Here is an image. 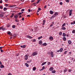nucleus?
Returning <instances> with one entry per match:
<instances>
[{"mask_svg": "<svg viewBox=\"0 0 75 75\" xmlns=\"http://www.w3.org/2000/svg\"><path fill=\"white\" fill-rule=\"evenodd\" d=\"M28 56H29L28 54H26L25 55L24 58L25 60H27L28 59Z\"/></svg>", "mask_w": 75, "mask_h": 75, "instance_id": "obj_1", "label": "nucleus"}, {"mask_svg": "<svg viewBox=\"0 0 75 75\" xmlns=\"http://www.w3.org/2000/svg\"><path fill=\"white\" fill-rule=\"evenodd\" d=\"M38 54V52H34L33 54H32V55L33 56H35V55H37Z\"/></svg>", "mask_w": 75, "mask_h": 75, "instance_id": "obj_2", "label": "nucleus"}, {"mask_svg": "<svg viewBox=\"0 0 75 75\" xmlns=\"http://www.w3.org/2000/svg\"><path fill=\"white\" fill-rule=\"evenodd\" d=\"M72 10L71 9L69 11V16H71L72 15Z\"/></svg>", "mask_w": 75, "mask_h": 75, "instance_id": "obj_3", "label": "nucleus"}, {"mask_svg": "<svg viewBox=\"0 0 75 75\" xmlns=\"http://www.w3.org/2000/svg\"><path fill=\"white\" fill-rule=\"evenodd\" d=\"M50 54H51L52 58L54 57V54L53 53V52H52V51L51 52V53H50Z\"/></svg>", "mask_w": 75, "mask_h": 75, "instance_id": "obj_4", "label": "nucleus"}, {"mask_svg": "<svg viewBox=\"0 0 75 75\" xmlns=\"http://www.w3.org/2000/svg\"><path fill=\"white\" fill-rule=\"evenodd\" d=\"M32 61V60L30 59L29 60V61H27L26 62L28 64H30V63Z\"/></svg>", "mask_w": 75, "mask_h": 75, "instance_id": "obj_5", "label": "nucleus"}, {"mask_svg": "<svg viewBox=\"0 0 75 75\" xmlns=\"http://www.w3.org/2000/svg\"><path fill=\"white\" fill-rule=\"evenodd\" d=\"M15 19H17L18 18V15L17 14H15L14 16Z\"/></svg>", "mask_w": 75, "mask_h": 75, "instance_id": "obj_6", "label": "nucleus"}, {"mask_svg": "<svg viewBox=\"0 0 75 75\" xmlns=\"http://www.w3.org/2000/svg\"><path fill=\"white\" fill-rule=\"evenodd\" d=\"M54 15V17H55L56 16H58V13L57 12H55Z\"/></svg>", "mask_w": 75, "mask_h": 75, "instance_id": "obj_7", "label": "nucleus"}, {"mask_svg": "<svg viewBox=\"0 0 75 75\" xmlns=\"http://www.w3.org/2000/svg\"><path fill=\"white\" fill-rule=\"evenodd\" d=\"M26 37H27V38H32L33 37H31L30 36H29L28 35H26Z\"/></svg>", "mask_w": 75, "mask_h": 75, "instance_id": "obj_8", "label": "nucleus"}, {"mask_svg": "<svg viewBox=\"0 0 75 75\" xmlns=\"http://www.w3.org/2000/svg\"><path fill=\"white\" fill-rule=\"evenodd\" d=\"M0 17H1V18H4V15H3V14H0Z\"/></svg>", "mask_w": 75, "mask_h": 75, "instance_id": "obj_9", "label": "nucleus"}, {"mask_svg": "<svg viewBox=\"0 0 75 75\" xmlns=\"http://www.w3.org/2000/svg\"><path fill=\"white\" fill-rule=\"evenodd\" d=\"M45 20H43V23L42 24V25H45Z\"/></svg>", "mask_w": 75, "mask_h": 75, "instance_id": "obj_10", "label": "nucleus"}, {"mask_svg": "<svg viewBox=\"0 0 75 75\" xmlns=\"http://www.w3.org/2000/svg\"><path fill=\"white\" fill-rule=\"evenodd\" d=\"M49 39L50 40H52L53 39H54V38L52 36L50 37L49 38Z\"/></svg>", "mask_w": 75, "mask_h": 75, "instance_id": "obj_11", "label": "nucleus"}, {"mask_svg": "<svg viewBox=\"0 0 75 75\" xmlns=\"http://www.w3.org/2000/svg\"><path fill=\"white\" fill-rule=\"evenodd\" d=\"M68 43H69V45H71V43H72V42L71 40H69L68 41Z\"/></svg>", "mask_w": 75, "mask_h": 75, "instance_id": "obj_12", "label": "nucleus"}, {"mask_svg": "<svg viewBox=\"0 0 75 75\" xmlns=\"http://www.w3.org/2000/svg\"><path fill=\"white\" fill-rule=\"evenodd\" d=\"M39 44L40 45H41L42 44V42L41 41V40H40L39 41Z\"/></svg>", "mask_w": 75, "mask_h": 75, "instance_id": "obj_13", "label": "nucleus"}, {"mask_svg": "<svg viewBox=\"0 0 75 75\" xmlns=\"http://www.w3.org/2000/svg\"><path fill=\"white\" fill-rule=\"evenodd\" d=\"M50 13L51 14H53V13H54V12L52 11H50Z\"/></svg>", "mask_w": 75, "mask_h": 75, "instance_id": "obj_14", "label": "nucleus"}, {"mask_svg": "<svg viewBox=\"0 0 75 75\" xmlns=\"http://www.w3.org/2000/svg\"><path fill=\"white\" fill-rule=\"evenodd\" d=\"M53 69H54V68L52 67H50L49 69L50 71H52Z\"/></svg>", "mask_w": 75, "mask_h": 75, "instance_id": "obj_15", "label": "nucleus"}, {"mask_svg": "<svg viewBox=\"0 0 75 75\" xmlns=\"http://www.w3.org/2000/svg\"><path fill=\"white\" fill-rule=\"evenodd\" d=\"M63 41H66V40H67V39L65 37H64L63 38Z\"/></svg>", "mask_w": 75, "mask_h": 75, "instance_id": "obj_16", "label": "nucleus"}, {"mask_svg": "<svg viewBox=\"0 0 75 75\" xmlns=\"http://www.w3.org/2000/svg\"><path fill=\"white\" fill-rule=\"evenodd\" d=\"M46 63H47V62H44L41 65L42 66H43V65H45V64H46Z\"/></svg>", "mask_w": 75, "mask_h": 75, "instance_id": "obj_17", "label": "nucleus"}, {"mask_svg": "<svg viewBox=\"0 0 75 75\" xmlns=\"http://www.w3.org/2000/svg\"><path fill=\"white\" fill-rule=\"evenodd\" d=\"M25 65H26V66L27 67H29V65L27 63H25Z\"/></svg>", "mask_w": 75, "mask_h": 75, "instance_id": "obj_18", "label": "nucleus"}, {"mask_svg": "<svg viewBox=\"0 0 75 75\" xmlns=\"http://www.w3.org/2000/svg\"><path fill=\"white\" fill-rule=\"evenodd\" d=\"M65 25H66V23H64L62 25V27H64Z\"/></svg>", "mask_w": 75, "mask_h": 75, "instance_id": "obj_19", "label": "nucleus"}, {"mask_svg": "<svg viewBox=\"0 0 75 75\" xmlns=\"http://www.w3.org/2000/svg\"><path fill=\"white\" fill-rule=\"evenodd\" d=\"M42 38V36H41L40 37H38V40H40V39H41V38Z\"/></svg>", "mask_w": 75, "mask_h": 75, "instance_id": "obj_20", "label": "nucleus"}, {"mask_svg": "<svg viewBox=\"0 0 75 75\" xmlns=\"http://www.w3.org/2000/svg\"><path fill=\"white\" fill-rule=\"evenodd\" d=\"M63 37H65L66 36V34L65 33H63Z\"/></svg>", "mask_w": 75, "mask_h": 75, "instance_id": "obj_21", "label": "nucleus"}, {"mask_svg": "<svg viewBox=\"0 0 75 75\" xmlns=\"http://www.w3.org/2000/svg\"><path fill=\"white\" fill-rule=\"evenodd\" d=\"M52 73H53V74L55 73V72H56V71L55 70L51 72Z\"/></svg>", "mask_w": 75, "mask_h": 75, "instance_id": "obj_22", "label": "nucleus"}, {"mask_svg": "<svg viewBox=\"0 0 75 75\" xmlns=\"http://www.w3.org/2000/svg\"><path fill=\"white\" fill-rule=\"evenodd\" d=\"M4 65H1V68H4Z\"/></svg>", "mask_w": 75, "mask_h": 75, "instance_id": "obj_23", "label": "nucleus"}, {"mask_svg": "<svg viewBox=\"0 0 75 75\" xmlns=\"http://www.w3.org/2000/svg\"><path fill=\"white\" fill-rule=\"evenodd\" d=\"M7 8L6 7H4V11H7Z\"/></svg>", "mask_w": 75, "mask_h": 75, "instance_id": "obj_24", "label": "nucleus"}, {"mask_svg": "<svg viewBox=\"0 0 75 75\" xmlns=\"http://www.w3.org/2000/svg\"><path fill=\"white\" fill-rule=\"evenodd\" d=\"M62 29L63 30H65L66 28L65 27H63L62 28Z\"/></svg>", "mask_w": 75, "mask_h": 75, "instance_id": "obj_25", "label": "nucleus"}, {"mask_svg": "<svg viewBox=\"0 0 75 75\" xmlns=\"http://www.w3.org/2000/svg\"><path fill=\"white\" fill-rule=\"evenodd\" d=\"M33 71H35L36 70V68L35 67H34L33 68Z\"/></svg>", "mask_w": 75, "mask_h": 75, "instance_id": "obj_26", "label": "nucleus"}, {"mask_svg": "<svg viewBox=\"0 0 75 75\" xmlns=\"http://www.w3.org/2000/svg\"><path fill=\"white\" fill-rule=\"evenodd\" d=\"M47 44V43H44L43 44V45L44 46H46Z\"/></svg>", "mask_w": 75, "mask_h": 75, "instance_id": "obj_27", "label": "nucleus"}, {"mask_svg": "<svg viewBox=\"0 0 75 75\" xmlns=\"http://www.w3.org/2000/svg\"><path fill=\"white\" fill-rule=\"evenodd\" d=\"M72 33H74V34H75V30H72Z\"/></svg>", "mask_w": 75, "mask_h": 75, "instance_id": "obj_28", "label": "nucleus"}, {"mask_svg": "<svg viewBox=\"0 0 75 75\" xmlns=\"http://www.w3.org/2000/svg\"><path fill=\"white\" fill-rule=\"evenodd\" d=\"M16 36H17V35H16V34H14L13 35V37H16Z\"/></svg>", "mask_w": 75, "mask_h": 75, "instance_id": "obj_29", "label": "nucleus"}, {"mask_svg": "<svg viewBox=\"0 0 75 75\" xmlns=\"http://www.w3.org/2000/svg\"><path fill=\"white\" fill-rule=\"evenodd\" d=\"M59 35H62V32H59Z\"/></svg>", "mask_w": 75, "mask_h": 75, "instance_id": "obj_30", "label": "nucleus"}, {"mask_svg": "<svg viewBox=\"0 0 75 75\" xmlns=\"http://www.w3.org/2000/svg\"><path fill=\"white\" fill-rule=\"evenodd\" d=\"M63 50V49H62V48H61L60 50V52H62Z\"/></svg>", "mask_w": 75, "mask_h": 75, "instance_id": "obj_31", "label": "nucleus"}, {"mask_svg": "<svg viewBox=\"0 0 75 75\" xmlns=\"http://www.w3.org/2000/svg\"><path fill=\"white\" fill-rule=\"evenodd\" d=\"M7 34H8V35H10V34H11V32H10V31H8L7 33Z\"/></svg>", "mask_w": 75, "mask_h": 75, "instance_id": "obj_32", "label": "nucleus"}, {"mask_svg": "<svg viewBox=\"0 0 75 75\" xmlns=\"http://www.w3.org/2000/svg\"><path fill=\"white\" fill-rule=\"evenodd\" d=\"M14 13H12V14L11 15V18H13V16H14Z\"/></svg>", "mask_w": 75, "mask_h": 75, "instance_id": "obj_33", "label": "nucleus"}, {"mask_svg": "<svg viewBox=\"0 0 75 75\" xmlns=\"http://www.w3.org/2000/svg\"><path fill=\"white\" fill-rule=\"evenodd\" d=\"M21 12L18 13V15H19V16H20V15H21Z\"/></svg>", "mask_w": 75, "mask_h": 75, "instance_id": "obj_34", "label": "nucleus"}, {"mask_svg": "<svg viewBox=\"0 0 75 75\" xmlns=\"http://www.w3.org/2000/svg\"><path fill=\"white\" fill-rule=\"evenodd\" d=\"M65 1L67 2V3H68L69 2V0H65Z\"/></svg>", "mask_w": 75, "mask_h": 75, "instance_id": "obj_35", "label": "nucleus"}, {"mask_svg": "<svg viewBox=\"0 0 75 75\" xmlns=\"http://www.w3.org/2000/svg\"><path fill=\"white\" fill-rule=\"evenodd\" d=\"M25 47H26V45H24L23 46V48H25Z\"/></svg>", "mask_w": 75, "mask_h": 75, "instance_id": "obj_36", "label": "nucleus"}, {"mask_svg": "<svg viewBox=\"0 0 75 75\" xmlns=\"http://www.w3.org/2000/svg\"><path fill=\"white\" fill-rule=\"evenodd\" d=\"M12 27V28H15V27H16V25H13Z\"/></svg>", "mask_w": 75, "mask_h": 75, "instance_id": "obj_37", "label": "nucleus"}, {"mask_svg": "<svg viewBox=\"0 0 75 75\" xmlns=\"http://www.w3.org/2000/svg\"><path fill=\"white\" fill-rule=\"evenodd\" d=\"M67 70H64V74H65V72H67Z\"/></svg>", "mask_w": 75, "mask_h": 75, "instance_id": "obj_38", "label": "nucleus"}, {"mask_svg": "<svg viewBox=\"0 0 75 75\" xmlns=\"http://www.w3.org/2000/svg\"><path fill=\"white\" fill-rule=\"evenodd\" d=\"M1 27V30H5V28H3V27Z\"/></svg>", "mask_w": 75, "mask_h": 75, "instance_id": "obj_39", "label": "nucleus"}, {"mask_svg": "<svg viewBox=\"0 0 75 75\" xmlns=\"http://www.w3.org/2000/svg\"><path fill=\"white\" fill-rule=\"evenodd\" d=\"M14 7V5L12 6L10 5V7Z\"/></svg>", "mask_w": 75, "mask_h": 75, "instance_id": "obj_40", "label": "nucleus"}, {"mask_svg": "<svg viewBox=\"0 0 75 75\" xmlns=\"http://www.w3.org/2000/svg\"><path fill=\"white\" fill-rule=\"evenodd\" d=\"M67 52H68V51H65L64 52V54H67Z\"/></svg>", "mask_w": 75, "mask_h": 75, "instance_id": "obj_41", "label": "nucleus"}, {"mask_svg": "<svg viewBox=\"0 0 75 75\" xmlns=\"http://www.w3.org/2000/svg\"><path fill=\"white\" fill-rule=\"evenodd\" d=\"M42 69L43 70H44V69H45V67L43 66L42 68Z\"/></svg>", "mask_w": 75, "mask_h": 75, "instance_id": "obj_42", "label": "nucleus"}, {"mask_svg": "<svg viewBox=\"0 0 75 75\" xmlns=\"http://www.w3.org/2000/svg\"><path fill=\"white\" fill-rule=\"evenodd\" d=\"M10 27V25L9 24L8 25H7V27Z\"/></svg>", "mask_w": 75, "mask_h": 75, "instance_id": "obj_43", "label": "nucleus"}, {"mask_svg": "<svg viewBox=\"0 0 75 75\" xmlns=\"http://www.w3.org/2000/svg\"><path fill=\"white\" fill-rule=\"evenodd\" d=\"M59 4L60 5H62V2H59Z\"/></svg>", "mask_w": 75, "mask_h": 75, "instance_id": "obj_44", "label": "nucleus"}, {"mask_svg": "<svg viewBox=\"0 0 75 75\" xmlns=\"http://www.w3.org/2000/svg\"><path fill=\"white\" fill-rule=\"evenodd\" d=\"M36 41V40L35 39L34 40H33V41H32V42H35V41Z\"/></svg>", "mask_w": 75, "mask_h": 75, "instance_id": "obj_45", "label": "nucleus"}, {"mask_svg": "<svg viewBox=\"0 0 75 75\" xmlns=\"http://www.w3.org/2000/svg\"><path fill=\"white\" fill-rule=\"evenodd\" d=\"M40 0H38V1L37 2H36L35 3H38L40 2Z\"/></svg>", "mask_w": 75, "mask_h": 75, "instance_id": "obj_46", "label": "nucleus"}, {"mask_svg": "<svg viewBox=\"0 0 75 75\" xmlns=\"http://www.w3.org/2000/svg\"><path fill=\"white\" fill-rule=\"evenodd\" d=\"M3 1L2 0L0 1V3H2Z\"/></svg>", "mask_w": 75, "mask_h": 75, "instance_id": "obj_47", "label": "nucleus"}, {"mask_svg": "<svg viewBox=\"0 0 75 75\" xmlns=\"http://www.w3.org/2000/svg\"><path fill=\"white\" fill-rule=\"evenodd\" d=\"M54 17H55V16H54V15H53V16H52L51 18H54Z\"/></svg>", "mask_w": 75, "mask_h": 75, "instance_id": "obj_48", "label": "nucleus"}, {"mask_svg": "<svg viewBox=\"0 0 75 75\" xmlns=\"http://www.w3.org/2000/svg\"><path fill=\"white\" fill-rule=\"evenodd\" d=\"M71 24H74V22H71Z\"/></svg>", "mask_w": 75, "mask_h": 75, "instance_id": "obj_49", "label": "nucleus"}, {"mask_svg": "<svg viewBox=\"0 0 75 75\" xmlns=\"http://www.w3.org/2000/svg\"><path fill=\"white\" fill-rule=\"evenodd\" d=\"M50 62H49L47 63V65H50Z\"/></svg>", "mask_w": 75, "mask_h": 75, "instance_id": "obj_50", "label": "nucleus"}, {"mask_svg": "<svg viewBox=\"0 0 75 75\" xmlns=\"http://www.w3.org/2000/svg\"><path fill=\"white\" fill-rule=\"evenodd\" d=\"M38 10H39V11H40V10H41V8H39L38 9Z\"/></svg>", "mask_w": 75, "mask_h": 75, "instance_id": "obj_51", "label": "nucleus"}, {"mask_svg": "<svg viewBox=\"0 0 75 75\" xmlns=\"http://www.w3.org/2000/svg\"><path fill=\"white\" fill-rule=\"evenodd\" d=\"M0 8H3V6H0Z\"/></svg>", "mask_w": 75, "mask_h": 75, "instance_id": "obj_52", "label": "nucleus"}, {"mask_svg": "<svg viewBox=\"0 0 75 75\" xmlns=\"http://www.w3.org/2000/svg\"><path fill=\"white\" fill-rule=\"evenodd\" d=\"M22 11H24V9H22L21 10Z\"/></svg>", "mask_w": 75, "mask_h": 75, "instance_id": "obj_53", "label": "nucleus"}, {"mask_svg": "<svg viewBox=\"0 0 75 75\" xmlns=\"http://www.w3.org/2000/svg\"><path fill=\"white\" fill-rule=\"evenodd\" d=\"M68 72H71V69H69L68 70Z\"/></svg>", "mask_w": 75, "mask_h": 75, "instance_id": "obj_54", "label": "nucleus"}, {"mask_svg": "<svg viewBox=\"0 0 75 75\" xmlns=\"http://www.w3.org/2000/svg\"><path fill=\"white\" fill-rule=\"evenodd\" d=\"M52 25H53V24H51L50 25V27H52Z\"/></svg>", "mask_w": 75, "mask_h": 75, "instance_id": "obj_55", "label": "nucleus"}, {"mask_svg": "<svg viewBox=\"0 0 75 75\" xmlns=\"http://www.w3.org/2000/svg\"><path fill=\"white\" fill-rule=\"evenodd\" d=\"M1 13V14H4V12L3 13V12H0Z\"/></svg>", "mask_w": 75, "mask_h": 75, "instance_id": "obj_56", "label": "nucleus"}, {"mask_svg": "<svg viewBox=\"0 0 75 75\" xmlns=\"http://www.w3.org/2000/svg\"><path fill=\"white\" fill-rule=\"evenodd\" d=\"M22 20L23 21H24V18H23L22 19Z\"/></svg>", "mask_w": 75, "mask_h": 75, "instance_id": "obj_57", "label": "nucleus"}, {"mask_svg": "<svg viewBox=\"0 0 75 75\" xmlns=\"http://www.w3.org/2000/svg\"><path fill=\"white\" fill-rule=\"evenodd\" d=\"M3 52V50H1V52Z\"/></svg>", "mask_w": 75, "mask_h": 75, "instance_id": "obj_58", "label": "nucleus"}, {"mask_svg": "<svg viewBox=\"0 0 75 75\" xmlns=\"http://www.w3.org/2000/svg\"><path fill=\"white\" fill-rule=\"evenodd\" d=\"M47 8V6L46 5L45 6L44 8Z\"/></svg>", "mask_w": 75, "mask_h": 75, "instance_id": "obj_59", "label": "nucleus"}, {"mask_svg": "<svg viewBox=\"0 0 75 75\" xmlns=\"http://www.w3.org/2000/svg\"><path fill=\"white\" fill-rule=\"evenodd\" d=\"M27 17H30V15H27Z\"/></svg>", "mask_w": 75, "mask_h": 75, "instance_id": "obj_60", "label": "nucleus"}, {"mask_svg": "<svg viewBox=\"0 0 75 75\" xmlns=\"http://www.w3.org/2000/svg\"><path fill=\"white\" fill-rule=\"evenodd\" d=\"M5 5H6V7H7V6H8V4H6Z\"/></svg>", "mask_w": 75, "mask_h": 75, "instance_id": "obj_61", "label": "nucleus"}, {"mask_svg": "<svg viewBox=\"0 0 75 75\" xmlns=\"http://www.w3.org/2000/svg\"><path fill=\"white\" fill-rule=\"evenodd\" d=\"M28 11L29 13H30V9H28Z\"/></svg>", "mask_w": 75, "mask_h": 75, "instance_id": "obj_62", "label": "nucleus"}, {"mask_svg": "<svg viewBox=\"0 0 75 75\" xmlns=\"http://www.w3.org/2000/svg\"><path fill=\"white\" fill-rule=\"evenodd\" d=\"M3 48V47H0V50H1Z\"/></svg>", "mask_w": 75, "mask_h": 75, "instance_id": "obj_63", "label": "nucleus"}, {"mask_svg": "<svg viewBox=\"0 0 75 75\" xmlns=\"http://www.w3.org/2000/svg\"><path fill=\"white\" fill-rule=\"evenodd\" d=\"M8 75H12V74H11L9 73V74H8Z\"/></svg>", "mask_w": 75, "mask_h": 75, "instance_id": "obj_64", "label": "nucleus"}]
</instances>
